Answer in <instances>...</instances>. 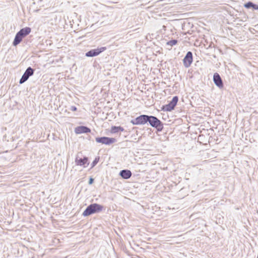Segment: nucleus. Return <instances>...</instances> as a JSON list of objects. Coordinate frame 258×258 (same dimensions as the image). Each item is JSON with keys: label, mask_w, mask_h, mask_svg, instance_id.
<instances>
[{"label": "nucleus", "mask_w": 258, "mask_h": 258, "mask_svg": "<svg viewBox=\"0 0 258 258\" xmlns=\"http://www.w3.org/2000/svg\"><path fill=\"white\" fill-rule=\"evenodd\" d=\"M193 61L192 53L188 51L183 59V65L185 68L189 67Z\"/></svg>", "instance_id": "6e6552de"}, {"label": "nucleus", "mask_w": 258, "mask_h": 258, "mask_svg": "<svg viewBox=\"0 0 258 258\" xmlns=\"http://www.w3.org/2000/svg\"><path fill=\"white\" fill-rule=\"evenodd\" d=\"M132 172L127 169H123L120 171L119 175L123 179H127L132 176Z\"/></svg>", "instance_id": "f8f14e48"}, {"label": "nucleus", "mask_w": 258, "mask_h": 258, "mask_svg": "<svg viewBox=\"0 0 258 258\" xmlns=\"http://www.w3.org/2000/svg\"><path fill=\"white\" fill-rule=\"evenodd\" d=\"M99 157H97L91 163V168H93L99 162Z\"/></svg>", "instance_id": "a211bd4d"}, {"label": "nucleus", "mask_w": 258, "mask_h": 258, "mask_svg": "<svg viewBox=\"0 0 258 258\" xmlns=\"http://www.w3.org/2000/svg\"><path fill=\"white\" fill-rule=\"evenodd\" d=\"M177 40L176 39H172L171 40H170L166 42V45H169L170 46V48H168L169 49H171V47L177 44Z\"/></svg>", "instance_id": "dca6fc26"}, {"label": "nucleus", "mask_w": 258, "mask_h": 258, "mask_svg": "<svg viewBox=\"0 0 258 258\" xmlns=\"http://www.w3.org/2000/svg\"><path fill=\"white\" fill-rule=\"evenodd\" d=\"M213 81L215 84L219 88L221 89L223 87L222 80L218 73H215L214 74Z\"/></svg>", "instance_id": "9d476101"}, {"label": "nucleus", "mask_w": 258, "mask_h": 258, "mask_svg": "<svg viewBox=\"0 0 258 258\" xmlns=\"http://www.w3.org/2000/svg\"><path fill=\"white\" fill-rule=\"evenodd\" d=\"M23 38L21 37L18 33H16L14 40L13 42V45L15 46L18 45L22 40Z\"/></svg>", "instance_id": "4468645a"}, {"label": "nucleus", "mask_w": 258, "mask_h": 258, "mask_svg": "<svg viewBox=\"0 0 258 258\" xmlns=\"http://www.w3.org/2000/svg\"><path fill=\"white\" fill-rule=\"evenodd\" d=\"M70 110L73 111H75L77 110V108L75 106H72L70 108Z\"/></svg>", "instance_id": "6ab92c4d"}, {"label": "nucleus", "mask_w": 258, "mask_h": 258, "mask_svg": "<svg viewBox=\"0 0 258 258\" xmlns=\"http://www.w3.org/2000/svg\"><path fill=\"white\" fill-rule=\"evenodd\" d=\"M178 101V97L177 96H174L171 101H169L168 104L163 105L162 110L164 111H171L173 110L176 105Z\"/></svg>", "instance_id": "7ed1b4c3"}, {"label": "nucleus", "mask_w": 258, "mask_h": 258, "mask_svg": "<svg viewBox=\"0 0 258 258\" xmlns=\"http://www.w3.org/2000/svg\"><path fill=\"white\" fill-rule=\"evenodd\" d=\"M106 49L105 47H101L96 49H91L85 53L87 57H94L98 55L100 53L104 51Z\"/></svg>", "instance_id": "0eeeda50"}, {"label": "nucleus", "mask_w": 258, "mask_h": 258, "mask_svg": "<svg viewBox=\"0 0 258 258\" xmlns=\"http://www.w3.org/2000/svg\"><path fill=\"white\" fill-rule=\"evenodd\" d=\"M123 131L124 128L121 126H112L111 128L110 132L111 133L115 134L119 132H123Z\"/></svg>", "instance_id": "2eb2a0df"}, {"label": "nucleus", "mask_w": 258, "mask_h": 258, "mask_svg": "<svg viewBox=\"0 0 258 258\" xmlns=\"http://www.w3.org/2000/svg\"><path fill=\"white\" fill-rule=\"evenodd\" d=\"M31 32V28L29 27H25L21 29L19 32H18V34L22 38L26 37Z\"/></svg>", "instance_id": "ddd939ff"}, {"label": "nucleus", "mask_w": 258, "mask_h": 258, "mask_svg": "<svg viewBox=\"0 0 258 258\" xmlns=\"http://www.w3.org/2000/svg\"><path fill=\"white\" fill-rule=\"evenodd\" d=\"M147 122L153 127L155 128L158 132H161L163 128V124L157 117L148 115Z\"/></svg>", "instance_id": "f03ea898"}, {"label": "nucleus", "mask_w": 258, "mask_h": 258, "mask_svg": "<svg viewBox=\"0 0 258 258\" xmlns=\"http://www.w3.org/2000/svg\"><path fill=\"white\" fill-rule=\"evenodd\" d=\"M252 9L253 10H258V5H256L255 4H253V7H252Z\"/></svg>", "instance_id": "412c9836"}, {"label": "nucleus", "mask_w": 258, "mask_h": 258, "mask_svg": "<svg viewBox=\"0 0 258 258\" xmlns=\"http://www.w3.org/2000/svg\"><path fill=\"white\" fill-rule=\"evenodd\" d=\"M148 115L143 114L141 115L134 119H132L131 122L134 125L145 124L147 123Z\"/></svg>", "instance_id": "39448f33"}, {"label": "nucleus", "mask_w": 258, "mask_h": 258, "mask_svg": "<svg viewBox=\"0 0 258 258\" xmlns=\"http://www.w3.org/2000/svg\"><path fill=\"white\" fill-rule=\"evenodd\" d=\"M95 140L98 143H101L106 145H110L116 141L115 138L107 137H97Z\"/></svg>", "instance_id": "20e7f679"}, {"label": "nucleus", "mask_w": 258, "mask_h": 258, "mask_svg": "<svg viewBox=\"0 0 258 258\" xmlns=\"http://www.w3.org/2000/svg\"><path fill=\"white\" fill-rule=\"evenodd\" d=\"M253 4L254 3H253L252 2L249 1L244 4V7L246 9L252 8Z\"/></svg>", "instance_id": "f3484780"}, {"label": "nucleus", "mask_w": 258, "mask_h": 258, "mask_svg": "<svg viewBox=\"0 0 258 258\" xmlns=\"http://www.w3.org/2000/svg\"><path fill=\"white\" fill-rule=\"evenodd\" d=\"M103 207L98 204L89 205L83 213V216L86 217L94 213H99L102 210Z\"/></svg>", "instance_id": "f257e3e1"}, {"label": "nucleus", "mask_w": 258, "mask_h": 258, "mask_svg": "<svg viewBox=\"0 0 258 258\" xmlns=\"http://www.w3.org/2000/svg\"><path fill=\"white\" fill-rule=\"evenodd\" d=\"M75 132L77 134L82 133H88L91 132V130L86 126H79L75 128Z\"/></svg>", "instance_id": "9b49d317"}, {"label": "nucleus", "mask_w": 258, "mask_h": 258, "mask_svg": "<svg viewBox=\"0 0 258 258\" xmlns=\"http://www.w3.org/2000/svg\"><path fill=\"white\" fill-rule=\"evenodd\" d=\"M75 163L77 165L83 166L84 167H86L87 166L86 164L87 165L89 164L88 158L87 157H84L83 158H80L77 155L75 159Z\"/></svg>", "instance_id": "1a4fd4ad"}, {"label": "nucleus", "mask_w": 258, "mask_h": 258, "mask_svg": "<svg viewBox=\"0 0 258 258\" xmlns=\"http://www.w3.org/2000/svg\"><path fill=\"white\" fill-rule=\"evenodd\" d=\"M34 72V69H33L30 67H28L22 75L21 78L20 79L19 81V83L22 84L25 82L30 76L33 75Z\"/></svg>", "instance_id": "423d86ee"}, {"label": "nucleus", "mask_w": 258, "mask_h": 258, "mask_svg": "<svg viewBox=\"0 0 258 258\" xmlns=\"http://www.w3.org/2000/svg\"><path fill=\"white\" fill-rule=\"evenodd\" d=\"M94 182V179L92 177H90L88 183L89 184H92Z\"/></svg>", "instance_id": "aec40b11"}]
</instances>
